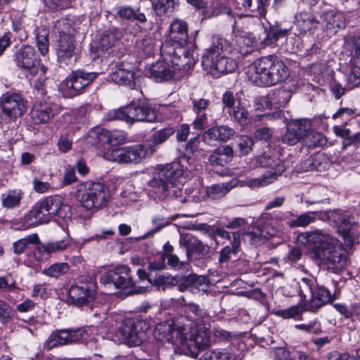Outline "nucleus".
I'll use <instances>...</instances> for the list:
<instances>
[{"mask_svg":"<svg viewBox=\"0 0 360 360\" xmlns=\"http://www.w3.org/2000/svg\"><path fill=\"white\" fill-rule=\"evenodd\" d=\"M148 323L139 319H126L119 328V333L124 343L129 347L141 345L145 340Z\"/></svg>","mask_w":360,"mask_h":360,"instance_id":"obj_9","label":"nucleus"},{"mask_svg":"<svg viewBox=\"0 0 360 360\" xmlns=\"http://www.w3.org/2000/svg\"><path fill=\"white\" fill-rule=\"evenodd\" d=\"M97 73L81 70L72 71L65 80V86L71 96L84 93L86 88L96 78Z\"/></svg>","mask_w":360,"mask_h":360,"instance_id":"obj_17","label":"nucleus"},{"mask_svg":"<svg viewBox=\"0 0 360 360\" xmlns=\"http://www.w3.org/2000/svg\"><path fill=\"white\" fill-rule=\"evenodd\" d=\"M188 276V281L191 284V291L193 292L194 290H200V288L202 286L207 285V279L205 276H198L196 274H191Z\"/></svg>","mask_w":360,"mask_h":360,"instance_id":"obj_55","label":"nucleus"},{"mask_svg":"<svg viewBox=\"0 0 360 360\" xmlns=\"http://www.w3.org/2000/svg\"><path fill=\"white\" fill-rule=\"evenodd\" d=\"M174 73L175 70L169 63L160 60L153 63L146 71V75L157 82L171 79L173 78Z\"/></svg>","mask_w":360,"mask_h":360,"instance_id":"obj_23","label":"nucleus"},{"mask_svg":"<svg viewBox=\"0 0 360 360\" xmlns=\"http://www.w3.org/2000/svg\"><path fill=\"white\" fill-rule=\"evenodd\" d=\"M192 110L195 113L206 112L210 105V101L205 98H191Z\"/></svg>","mask_w":360,"mask_h":360,"instance_id":"obj_56","label":"nucleus"},{"mask_svg":"<svg viewBox=\"0 0 360 360\" xmlns=\"http://www.w3.org/2000/svg\"><path fill=\"white\" fill-rule=\"evenodd\" d=\"M101 282L103 284H113L116 288L127 289L131 288L128 295L142 294L147 291L146 287H136L134 285L130 269L125 265L116 266L112 271L104 274L101 277Z\"/></svg>","mask_w":360,"mask_h":360,"instance_id":"obj_10","label":"nucleus"},{"mask_svg":"<svg viewBox=\"0 0 360 360\" xmlns=\"http://www.w3.org/2000/svg\"><path fill=\"white\" fill-rule=\"evenodd\" d=\"M295 18L297 27L304 32L315 28L319 23L314 15L309 12H300Z\"/></svg>","mask_w":360,"mask_h":360,"instance_id":"obj_33","label":"nucleus"},{"mask_svg":"<svg viewBox=\"0 0 360 360\" xmlns=\"http://www.w3.org/2000/svg\"><path fill=\"white\" fill-rule=\"evenodd\" d=\"M154 337L160 342L171 344L175 350L187 349L194 358L211 345L210 333L205 325L186 324L181 320L174 326L169 323L158 324Z\"/></svg>","mask_w":360,"mask_h":360,"instance_id":"obj_1","label":"nucleus"},{"mask_svg":"<svg viewBox=\"0 0 360 360\" xmlns=\"http://www.w3.org/2000/svg\"><path fill=\"white\" fill-rule=\"evenodd\" d=\"M45 6L53 11L65 9L71 6V0H44Z\"/></svg>","mask_w":360,"mask_h":360,"instance_id":"obj_54","label":"nucleus"},{"mask_svg":"<svg viewBox=\"0 0 360 360\" xmlns=\"http://www.w3.org/2000/svg\"><path fill=\"white\" fill-rule=\"evenodd\" d=\"M117 15L124 20L137 21L144 23L147 19L144 13L140 11L139 8H135L131 6H123L117 8Z\"/></svg>","mask_w":360,"mask_h":360,"instance_id":"obj_32","label":"nucleus"},{"mask_svg":"<svg viewBox=\"0 0 360 360\" xmlns=\"http://www.w3.org/2000/svg\"><path fill=\"white\" fill-rule=\"evenodd\" d=\"M217 128L218 140L219 141H227L235 134L234 129L228 126L221 125L217 127Z\"/></svg>","mask_w":360,"mask_h":360,"instance_id":"obj_59","label":"nucleus"},{"mask_svg":"<svg viewBox=\"0 0 360 360\" xmlns=\"http://www.w3.org/2000/svg\"><path fill=\"white\" fill-rule=\"evenodd\" d=\"M304 311V307L301 305H295L287 309L278 310L276 314L283 319H295Z\"/></svg>","mask_w":360,"mask_h":360,"instance_id":"obj_49","label":"nucleus"},{"mask_svg":"<svg viewBox=\"0 0 360 360\" xmlns=\"http://www.w3.org/2000/svg\"><path fill=\"white\" fill-rule=\"evenodd\" d=\"M146 148L138 144L110 150L105 153V158L120 164H136L146 158Z\"/></svg>","mask_w":360,"mask_h":360,"instance_id":"obj_12","label":"nucleus"},{"mask_svg":"<svg viewBox=\"0 0 360 360\" xmlns=\"http://www.w3.org/2000/svg\"><path fill=\"white\" fill-rule=\"evenodd\" d=\"M348 82L354 86L360 85V60H354V66L348 76Z\"/></svg>","mask_w":360,"mask_h":360,"instance_id":"obj_53","label":"nucleus"},{"mask_svg":"<svg viewBox=\"0 0 360 360\" xmlns=\"http://www.w3.org/2000/svg\"><path fill=\"white\" fill-rule=\"evenodd\" d=\"M297 242L310 248L311 257L328 271L339 274L345 267L347 256L342 243L321 230L300 233Z\"/></svg>","mask_w":360,"mask_h":360,"instance_id":"obj_2","label":"nucleus"},{"mask_svg":"<svg viewBox=\"0 0 360 360\" xmlns=\"http://www.w3.org/2000/svg\"><path fill=\"white\" fill-rule=\"evenodd\" d=\"M24 193L20 189H10L0 196L1 205L6 209L19 207L23 198Z\"/></svg>","mask_w":360,"mask_h":360,"instance_id":"obj_29","label":"nucleus"},{"mask_svg":"<svg viewBox=\"0 0 360 360\" xmlns=\"http://www.w3.org/2000/svg\"><path fill=\"white\" fill-rule=\"evenodd\" d=\"M70 269L69 264L65 262L55 263L42 271V274L52 278H58L66 274Z\"/></svg>","mask_w":360,"mask_h":360,"instance_id":"obj_42","label":"nucleus"},{"mask_svg":"<svg viewBox=\"0 0 360 360\" xmlns=\"http://www.w3.org/2000/svg\"><path fill=\"white\" fill-rule=\"evenodd\" d=\"M139 49H141L146 56H150L153 53L154 44L153 40L150 37H145L139 44Z\"/></svg>","mask_w":360,"mask_h":360,"instance_id":"obj_64","label":"nucleus"},{"mask_svg":"<svg viewBox=\"0 0 360 360\" xmlns=\"http://www.w3.org/2000/svg\"><path fill=\"white\" fill-rule=\"evenodd\" d=\"M161 53L165 57V60L172 63L175 71L179 70L186 72L194 67L197 61L194 52L186 50L184 47L172 49L167 45L162 46Z\"/></svg>","mask_w":360,"mask_h":360,"instance_id":"obj_11","label":"nucleus"},{"mask_svg":"<svg viewBox=\"0 0 360 360\" xmlns=\"http://www.w3.org/2000/svg\"><path fill=\"white\" fill-rule=\"evenodd\" d=\"M15 60L18 68L32 77L39 72L41 66L34 47L30 45L22 46L16 52Z\"/></svg>","mask_w":360,"mask_h":360,"instance_id":"obj_16","label":"nucleus"},{"mask_svg":"<svg viewBox=\"0 0 360 360\" xmlns=\"http://www.w3.org/2000/svg\"><path fill=\"white\" fill-rule=\"evenodd\" d=\"M177 303L184 307V317H181L179 319L181 320L183 323H185L186 320L188 322L186 324H192L193 326L196 324L203 325L202 323L209 317L205 309L194 302H187L184 297L179 298Z\"/></svg>","mask_w":360,"mask_h":360,"instance_id":"obj_20","label":"nucleus"},{"mask_svg":"<svg viewBox=\"0 0 360 360\" xmlns=\"http://www.w3.org/2000/svg\"><path fill=\"white\" fill-rule=\"evenodd\" d=\"M288 32L287 29H281L278 27H271L264 39V45L271 46L279 39L285 37Z\"/></svg>","mask_w":360,"mask_h":360,"instance_id":"obj_41","label":"nucleus"},{"mask_svg":"<svg viewBox=\"0 0 360 360\" xmlns=\"http://www.w3.org/2000/svg\"><path fill=\"white\" fill-rule=\"evenodd\" d=\"M196 117L193 122V126L195 129L202 130L207 127L208 118L206 112L195 113Z\"/></svg>","mask_w":360,"mask_h":360,"instance_id":"obj_58","label":"nucleus"},{"mask_svg":"<svg viewBox=\"0 0 360 360\" xmlns=\"http://www.w3.org/2000/svg\"><path fill=\"white\" fill-rule=\"evenodd\" d=\"M179 243L181 248L186 249V258L188 262L204 258L210 251V247L205 245L196 236L191 233L180 235Z\"/></svg>","mask_w":360,"mask_h":360,"instance_id":"obj_15","label":"nucleus"},{"mask_svg":"<svg viewBox=\"0 0 360 360\" xmlns=\"http://www.w3.org/2000/svg\"><path fill=\"white\" fill-rule=\"evenodd\" d=\"M75 196L82 206L88 210L103 208L110 198L108 188L103 183L95 181L78 184Z\"/></svg>","mask_w":360,"mask_h":360,"instance_id":"obj_7","label":"nucleus"},{"mask_svg":"<svg viewBox=\"0 0 360 360\" xmlns=\"http://www.w3.org/2000/svg\"><path fill=\"white\" fill-rule=\"evenodd\" d=\"M14 316L12 307L4 300H0V320L1 322L10 321Z\"/></svg>","mask_w":360,"mask_h":360,"instance_id":"obj_52","label":"nucleus"},{"mask_svg":"<svg viewBox=\"0 0 360 360\" xmlns=\"http://www.w3.org/2000/svg\"><path fill=\"white\" fill-rule=\"evenodd\" d=\"M231 356L229 353L219 351L212 350L206 352L200 359V360H231Z\"/></svg>","mask_w":360,"mask_h":360,"instance_id":"obj_51","label":"nucleus"},{"mask_svg":"<svg viewBox=\"0 0 360 360\" xmlns=\"http://www.w3.org/2000/svg\"><path fill=\"white\" fill-rule=\"evenodd\" d=\"M165 258L167 259V264L175 269H185L188 265L186 262L180 261L179 257L174 254H169Z\"/></svg>","mask_w":360,"mask_h":360,"instance_id":"obj_63","label":"nucleus"},{"mask_svg":"<svg viewBox=\"0 0 360 360\" xmlns=\"http://www.w3.org/2000/svg\"><path fill=\"white\" fill-rule=\"evenodd\" d=\"M110 120H120L127 122H148L156 120L158 113L154 107L143 100L131 101L130 104L121 108L110 111L108 115Z\"/></svg>","mask_w":360,"mask_h":360,"instance_id":"obj_8","label":"nucleus"},{"mask_svg":"<svg viewBox=\"0 0 360 360\" xmlns=\"http://www.w3.org/2000/svg\"><path fill=\"white\" fill-rule=\"evenodd\" d=\"M56 51L58 59L67 64L76 53V44L73 37L63 36L59 38Z\"/></svg>","mask_w":360,"mask_h":360,"instance_id":"obj_25","label":"nucleus"},{"mask_svg":"<svg viewBox=\"0 0 360 360\" xmlns=\"http://www.w3.org/2000/svg\"><path fill=\"white\" fill-rule=\"evenodd\" d=\"M39 243V238L37 233L30 234L25 238H20L13 244V252L15 255H20L25 252L29 245H37Z\"/></svg>","mask_w":360,"mask_h":360,"instance_id":"obj_37","label":"nucleus"},{"mask_svg":"<svg viewBox=\"0 0 360 360\" xmlns=\"http://www.w3.org/2000/svg\"><path fill=\"white\" fill-rule=\"evenodd\" d=\"M240 247V235L238 232L233 233V241L231 246L226 245L219 252V262L222 264L227 263L231 259L232 255H236Z\"/></svg>","mask_w":360,"mask_h":360,"instance_id":"obj_31","label":"nucleus"},{"mask_svg":"<svg viewBox=\"0 0 360 360\" xmlns=\"http://www.w3.org/2000/svg\"><path fill=\"white\" fill-rule=\"evenodd\" d=\"M246 73L249 79L259 86L281 84L290 76L287 65L275 55L257 59L248 67Z\"/></svg>","mask_w":360,"mask_h":360,"instance_id":"obj_3","label":"nucleus"},{"mask_svg":"<svg viewBox=\"0 0 360 360\" xmlns=\"http://www.w3.org/2000/svg\"><path fill=\"white\" fill-rule=\"evenodd\" d=\"M328 165L327 158L323 153H316L304 160L300 164L302 172L323 171Z\"/></svg>","mask_w":360,"mask_h":360,"instance_id":"obj_27","label":"nucleus"},{"mask_svg":"<svg viewBox=\"0 0 360 360\" xmlns=\"http://www.w3.org/2000/svg\"><path fill=\"white\" fill-rule=\"evenodd\" d=\"M151 223L155 226V228L148 231L143 237V238H146V237L153 236L155 233L160 231L163 228L170 224L171 220H169V219L168 218L165 217L163 215L157 214L152 217Z\"/></svg>","mask_w":360,"mask_h":360,"instance_id":"obj_45","label":"nucleus"},{"mask_svg":"<svg viewBox=\"0 0 360 360\" xmlns=\"http://www.w3.org/2000/svg\"><path fill=\"white\" fill-rule=\"evenodd\" d=\"M177 4L178 0H152L153 7L160 16L172 13Z\"/></svg>","mask_w":360,"mask_h":360,"instance_id":"obj_38","label":"nucleus"},{"mask_svg":"<svg viewBox=\"0 0 360 360\" xmlns=\"http://www.w3.org/2000/svg\"><path fill=\"white\" fill-rule=\"evenodd\" d=\"M330 89L336 99H339L347 91L346 88L342 87V84L334 78L330 82Z\"/></svg>","mask_w":360,"mask_h":360,"instance_id":"obj_62","label":"nucleus"},{"mask_svg":"<svg viewBox=\"0 0 360 360\" xmlns=\"http://www.w3.org/2000/svg\"><path fill=\"white\" fill-rule=\"evenodd\" d=\"M184 174L183 165L179 161H174L164 165H159L158 172L149 181L151 187L150 195L155 200H165L176 198L181 195V191L175 186V181Z\"/></svg>","mask_w":360,"mask_h":360,"instance_id":"obj_4","label":"nucleus"},{"mask_svg":"<svg viewBox=\"0 0 360 360\" xmlns=\"http://www.w3.org/2000/svg\"><path fill=\"white\" fill-rule=\"evenodd\" d=\"M281 140L283 143L288 144L289 146H294L300 141L288 124L287 126L286 132L281 136Z\"/></svg>","mask_w":360,"mask_h":360,"instance_id":"obj_60","label":"nucleus"},{"mask_svg":"<svg viewBox=\"0 0 360 360\" xmlns=\"http://www.w3.org/2000/svg\"><path fill=\"white\" fill-rule=\"evenodd\" d=\"M0 109L5 115L17 118L26 112V101L20 94L8 91L0 97Z\"/></svg>","mask_w":360,"mask_h":360,"instance_id":"obj_14","label":"nucleus"},{"mask_svg":"<svg viewBox=\"0 0 360 360\" xmlns=\"http://www.w3.org/2000/svg\"><path fill=\"white\" fill-rule=\"evenodd\" d=\"M30 115L34 124H44L54 117V111L51 103L39 101L34 105Z\"/></svg>","mask_w":360,"mask_h":360,"instance_id":"obj_24","label":"nucleus"},{"mask_svg":"<svg viewBox=\"0 0 360 360\" xmlns=\"http://www.w3.org/2000/svg\"><path fill=\"white\" fill-rule=\"evenodd\" d=\"M96 295V284L93 282L82 283L72 285L68 291V301L78 307L86 305L92 301Z\"/></svg>","mask_w":360,"mask_h":360,"instance_id":"obj_18","label":"nucleus"},{"mask_svg":"<svg viewBox=\"0 0 360 360\" xmlns=\"http://www.w3.org/2000/svg\"><path fill=\"white\" fill-rule=\"evenodd\" d=\"M254 145V140L249 136H243L237 141V146L239 148L240 155H246L251 150Z\"/></svg>","mask_w":360,"mask_h":360,"instance_id":"obj_50","label":"nucleus"},{"mask_svg":"<svg viewBox=\"0 0 360 360\" xmlns=\"http://www.w3.org/2000/svg\"><path fill=\"white\" fill-rule=\"evenodd\" d=\"M258 163L259 164L260 167H271L272 169H274V172H275V169L276 168L278 164L281 163L283 165H284V163L281 162L279 160H277L276 161L272 159L269 156L266 155H262L260 156L258 158ZM272 172L273 171L271 170Z\"/></svg>","mask_w":360,"mask_h":360,"instance_id":"obj_61","label":"nucleus"},{"mask_svg":"<svg viewBox=\"0 0 360 360\" xmlns=\"http://www.w3.org/2000/svg\"><path fill=\"white\" fill-rule=\"evenodd\" d=\"M169 39L162 46H168L172 49L184 47L188 36V27L185 22L179 20H174L170 25Z\"/></svg>","mask_w":360,"mask_h":360,"instance_id":"obj_22","label":"nucleus"},{"mask_svg":"<svg viewBox=\"0 0 360 360\" xmlns=\"http://www.w3.org/2000/svg\"><path fill=\"white\" fill-rule=\"evenodd\" d=\"M49 30L46 26H41L36 30V43L39 51L45 56L49 47Z\"/></svg>","mask_w":360,"mask_h":360,"instance_id":"obj_36","label":"nucleus"},{"mask_svg":"<svg viewBox=\"0 0 360 360\" xmlns=\"http://www.w3.org/2000/svg\"><path fill=\"white\" fill-rule=\"evenodd\" d=\"M275 172L271 171L266 172L262 177L259 179H250L246 181L247 185L252 188L263 187L269 185L277 179V177L281 175L285 170V166L279 163L276 165Z\"/></svg>","mask_w":360,"mask_h":360,"instance_id":"obj_26","label":"nucleus"},{"mask_svg":"<svg viewBox=\"0 0 360 360\" xmlns=\"http://www.w3.org/2000/svg\"><path fill=\"white\" fill-rule=\"evenodd\" d=\"M320 219L318 211L307 212L299 215H295V219L288 220L286 224L290 228H304Z\"/></svg>","mask_w":360,"mask_h":360,"instance_id":"obj_30","label":"nucleus"},{"mask_svg":"<svg viewBox=\"0 0 360 360\" xmlns=\"http://www.w3.org/2000/svg\"><path fill=\"white\" fill-rule=\"evenodd\" d=\"M224 40L219 37H212V44L205 49L202 57V65L210 75L219 77L223 74L232 72L236 68V62L222 56Z\"/></svg>","mask_w":360,"mask_h":360,"instance_id":"obj_6","label":"nucleus"},{"mask_svg":"<svg viewBox=\"0 0 360 360\" xmlns=\"http://www.w3.org/2000/svg\"><path fill=\"white\" fill-rule=\"evenodd\" d=\"M310 283L311 280L306 278H302V285H301L300 288L304 289L307 288L311 294L312 300L310 304L311 311H314L321 307L330 303L334 300H335L336 292H335L333 294H331V292L327 288L321 285H317L316 288L313 290Z\"/></svg>","mask_w":360,"mask_h":360,"instance_id":"obj_19","label":"nucleus"},{"mask_svg":"<svg viewBox=\"0 0 360 360\" xmlns=\"http://www.w3.org/2000/svg\"><path fill=\"white\" fill-rule=\"evenodd\" d=\"M222 103L224 109L227 108L228 112L236 107V103L238 98H236L233 94L230 91H226L222 96Z\"/></svg>","mask_w":360,"mask_h":360,"instance_id":"obj_57","label":"nucleus"},{"mask_svg":"<svg viewBox=\"0 0 360 360\" xmlns=\"http://www.w3.org/2000/svg\"><path fill=\"white\" fill-rule=\"evenodd\" d=\"M63 199L59 195L44 198L37 202L22 219L25 229L49 223L55 216L65 218Z\"/></svg>","mask_w":360,"mask_h":360,"instance_id":"obj_5","label":"nucleus"},{"mask_svg":"<svg viewBox=\"0 0 360 360\" xmlns=\"http://www.w3.org/2000/svg\"><path fill=\"white\" fill-rule=\"evenodd\" d=\"M233 188L229 184H214L207 188V194L215 200L224 197Z\"/></svg>","mask_w":360,"mask_h":360,"instance_id":"obj_43","label":"nucleus"},{"mask_svg":"<svg viewBox=\"0 0 360 360\" xmlns=\"http://www.w3.org/2000/svg\"><path fill=\"white\" fill-rule=\"evenodd\" d=\"M305 141L309 147L315 148L326 145L327 139L321 133L314 131L311 129L309 134L307 135Z\"/></svg>","mask_w":360,"mask_h":360,"instance_id":"obj_46","label":"nucleus"},{"mask_svg":"<svg viewBox=\"0 0 360 360\" xmlns=\"http://www.w3.org/2000/svg\"><path fill=\"white\" fill-rule=\"evenodd\" d=\"M53 27L58 33L59 38L63 37V36L73 37L75 33V30L72 27V21L68 18L58 20Z\"/></svg>","mask_w":360,"mask_h":360,"instance_id":"obj_40","label":"nucleus"},{"mask_svg":"<svg viewBox=\"0 0 360 360\" xmlns=\"http://www.w3.org/2000/svg\"><path fill=\"white\" fill-rule=\"evenodd\" d=\"M288 125L300 141L306 139L311 129V122L307 119L292 120L288 123Z\"/></svg>","mask_w":360,"mask_h":360,"instance_id":"obj_34","label":"nucleus"},{"mask_svg":"<svg viewBox=\"0 0 360 360\" xmlns=\"http://www.w3.org/2000/svg\"><path fill=\"white\" fill-rule=\"evenodd\" d=\"M121 33L118 28L112 27L105 31L101 35L99 41L98 49L103 52H112L114 48L119 42Z\"/></svg>","mask_w":360,"mask_h":360,"instance_id":"obj_28","label":"nucleus"},{"mask_svg":"<svg viewBox=\"0 0 360 360\" xmlns=\"http://www.w3.org/2000/svg\"><path fill=\"white\" fill-rule=\"evenodd\" d=\"M324 18L327 23L333 27H341L345 25L343 14L336 10H330L325 12Z\"/></svg>","mask_w":360,"mask_h":360,"instance_id":"obj_44","label":"nucleus"},{"mask_svg":"<svg viewBox=\"0 0 360 360\" xmlns=\"http://www.w3.org/2000/svg\"><path fill=\"white\" fill-rule=\"evenodd\" d=\"M229 114L235 122L240 125H245L250 120L248 111L242 105L240 100L237 101V105L230 110Z\"/></svg>","mask_w":360,"mask_h":360,"instance_id":"obj_39","label":"nucleus"},{"mask_svg":"<svg viewBox=\"0 0 360 360\" xmlns=\"http://www.w3.org/2000/svg\"><path fill=\"white\" fill-rule=\"evenodd\" d=\"M85 331L82 328L60 329L53 331L45 342L48 349L53 347L80 342L85 335Z\"/></svg>","mask_w":360,"mask_h":360,"instance_id":"obj_13","label":"nucleus"},{"mask_svg":"<svg viewBox=\"0 0 360 360\" xmlns=\"http://www.w3.org/2000/svg\"><path fill=\"white\" fill-rule=\"evenodd\" d=\"M112 79L119 84L129 85L131 86L134 79V72L120 69L113 73Z\"/></svg>","mask_w":360,"mask_h":360,"instance_id":"obj_47","label":"nucleus"},{"mask_svg":"<svg viewBox=\"0 0 360 360\" xmlns=\"http://www.w3.org/2000/svg\"><path fill=\"white\" fill-rule=\"evenodd\" d=\"M292 94L290 91L280 88L275 89L272 94L268 96V98L271 105L278 108L287 104Z\"/></svg>","mask_w":360,"mask_h":360,"instance_id":"obj_35","label":"nucleus"},{"mask_svg":"<svg viewBox=\"0 0 360 360\" xmlns=\"http://www.w3.org/2000/svg\"><path fill=\"white\" fill-rule=\"evenodd\" d=\"M71 244V239L65 236L60 240L51 241L41 243L40 241L34 251V255L37 261H46L53 254L62 252Z\"/></svg>","mask_w":360,"mask_h":360,"instance_id":"obj_21","label":"nucleus"},{"mask_svg":"<svg viewBox=\"0 0 360 360\" xmlns=\"http://www.w3.org/2000/svg\"><path fill=\"white\" fill-rule=\"evenodd\" d=\"M175 131V129L170 126L162 129L153 134L152 141L155 145L161 144L174 134Z\"/></svg>","mask_w":360,"mask_h":360,"instance_id":"obj_48","label":"nucleus"}]
</instances>
